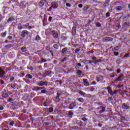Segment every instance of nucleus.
I'll return each mask as SVG.
<instances>
[{"instance_id":"obj_7","label":"nucleus","mask_w":130,"mask_h":130,"mask_svg":"<svg viewBox=\"0 0 130 130\" xmlns=\"http://www.w3.org/2000/svg\"><path fill=\"white\" fill-rule=\"evenodd\" d=\"M72 36H76L77 34V27L76 25H74L72 27Z\"/></svg>"},{"instance_id":"obj_5","label":"nucleus","mask_w":130,"mask_h":130,"mask_svg":"<svg viewBox=\"0 0 130 130\" xmlns=\"http://www.w3.org/2000/svg\"><path fill=\"white\" fill-rule=\"evenodd\" d=\"M58 7V4L56 2H53L51 4V7L49 8V11H51L52 9H57Z\"/></svg>"},{"instance_id":"obj_32","label":"nucleus","mask_w":130,"mask_h":130,"mask_svg":"<svg viewBox=\"0 0 130 130\" xmlns=\"http://www.w3.org/2000/svg\"><path fill=\"white\" fill-rule=\"evenodd\" d=\"M22 33H23V34H24V35H28V34H29V32H28V31H27V30H23V31H22Z\"/></svg>"},{"instance_id":"obj_31","label":"nucleus","mask_w":130,"mask_h":130,"mask_svg":"<svg viewBox=\"0 0 130 130\" xmlns=\"http://www.w3.org/2000/svg\"><path fill=\"white\" fill-rule=\"evenodd\" d=\"M96 27H101L100 22L95 23Z\"/></svg>"},{"instance_id":"obj_10","label":"nucleus","mask_w":130,"mask_h":130,"mask_svg":"<svg viewBox=\"0 0 130 130\" xmlns=\"http://www.w3.org/2000/svg\"><path fill=\"white\" fill-rule=\"evenodd\" d=\"M107 89L108 90V92L110 94V95H111V96H112V93L113 92L112 91V87H111V86H108L107 87Z\"/></svg>"},{"instance_id":"obj_29","label":"nucleus","mask_w":130,"mask_h":130,"mask_svg":"<svg viewBox=\"0 0 130 130\" xmlns=\"http://www.w3.org/2000/svg\"><path fill=\"white\" fill-rule=\"evenodd\" d=\"M118 92H119V91L118 90H116L114 91V92H113V93H112L113 94L112 95V96H113V95H115V94H117V93H118Z\"/></svg>"},{"instance_id":"obj_49","label":"nucleus","mask_w":130,"mask_h":130,"mask_svg":"<svg viewBox=\"0 0 130 130\" xmlns=\"http://www.w3.org/2000/svg\"><path fill=\"white\" fill-rule=\"evenodd\" d=\"M100 81H101V79H100V77H97L96 82H100Z\"/></svg>"},{"instance_id":"obj_36","label":"nucleus","mask_w":130,"mask_h":130,"mask_svg":"<svg viewBox=\"0 0 130 130\" xmlns=\"http://www.w3.org/2000/svg\"><path fill=\"white\" fill-rule=\"evenodd\" d=\"M81 120H83V121H87V120H88V119H87V118L86 117H83L81 118Z\"/></svg>"},{"instance_id":"obj_19","label":"nucleus","mask_w":130,"mask_h":130,"mask_svg":"<svg viewBox=\"0 0 130 130\" xmlns=\"http://www.w3.org/2000/svg\"><path fill=\"white\" fill-rule=\"evenodd\" d=\"M123 9V7L122 6H117L116 7V11H121Z\"/></svg>"},{"instance_id":"obj_50","label":"nucleus","mask_w":130,"mask_h":130,"mask_svg":"<svg viewBox=\"0 0 130 130\" xmlns=\"http://www.w3.org/2000/svg\"><path fill=\"white\" fill-rule=\"evenodd\" d=\"M66 6L68 7V8H71V4L70 3H67Z\"/></svg>"},{"instance_id":"obj_46","label":"nucleus","mask_w":130,"mask_h":130,"mask_svg":"<svg viewBox=\"0 0 130 130\" xmlns=\"http://www.w3.org/2000/svg\"><path fill=\"white\" fill-rule=\"evenodd\" d=\"M27 78H28V79H32V76L30 74H28L27 75Z\"/></svg>"},{"instance_id":"obj_34","label":"nucleus","mask_w":130,"mask_h":130,"mask_svg":"<svg viewBox=\"0 0 130 130\" xmlns=\"http://www.w3.org/2000/svg\"><path fill=\"white\" fill-rule=\"evenodd\" d=\"M68 58L67 57H64V58L61 60V62H64V61H67V59Z\"/></svg>"},{"instance_id":"obj_59","label":"nucleus","mask_w":130,"mask_h":130,"mask_svg":"<svg viewBox=\"0 0 130 130\" xmlns=\"http://www.w3.org/2000/svg\"><path fill=\"white\" fill-rule=\"evenodd\" d=\"M13 99L12 98H10L9 100H8V102H11L12 101H13Z\"/></svg>"},{"instance_id":"obj_38","label":"nucleus","mask_w":130,"mask_h":130,"mask_svg":"<svg viewBox=\"0 0 130 130\" xmlns=\"http://www.w3.org/2000/svg\"><path fill=\"white\" fill-rule=\"evenodd\" d=\"M110 3V0H106L105 4L106 5H108Z\"/></svg>"},{"instance_id":"obj_57","label":"nucleus","mask_w":130,"mask_h":130,"mask_svg":"<svg viewBox=\"0 0 130 130\" xmlns=\"http://www.w3.org/2000/svg\"><path fill=\"white\" fill-rule=\"evenodd\" d=\"M46 92V91L45 90H42L41 93H43V94L45 93Z\"/></svg>"},{"instance_id":"obj_63","label":"nucleus","mask_w":130,"mask_h":130,"mask_svg":"<svg viewBox=\"0 0 130 130\" xmlns=\"http://www.w3.org/2000/svg\"><path fill=\"white\" fill-rule=\"evenodd\" d=\"M50 53H51L52 56H53V52H52V51L51 50V51H50Z\"/></svg>"},{"instance_id":"obj_28","label":"nucleus","mask_w":130,"mask_h":130,"mask_svg":"<svg viewBox=\"0 0 130 130\" xmlns=\"http://www.w3.org/2000/svg\"><path fill=\"white\" fill-rule=\"evenodd\" d=\"M115 75H116V73H113L111 74L110 77V78H114V77H115Z\"/></svg>"},{"instance_id":"obj_13","label":"nucleus","mask_w":130,"mask_h":130,"mask_svg":"<svg viewBox=\"0 0 130 130\" xmlns=\"http://www.w3.org/2000/svg\"><path fill=\"white\" fill-rule=\"evenodd\" d=\"M83 83H84L86 87L90 86V83H89V82L88 81V80L87 79H83Z\"/></svg>"},{"instance_id":"obj_52","label":"nucleus","mask_w":130,"mask_h":130,"mask_svg":"<svg viewBox=\"0 0 130 130\" xmlns=\"http://www.w3.org/2000/svg\"><path fill=\"white\" fill-rule=\"evenodd\" d=\"M88 61V63H93L94 62V60H89Z\"/></svg>"},{"instance_id":"obj_21","label":"nucleus","mask_w":130,"mask_h":130,"mask_svg":"<svg viewBox=\"0 0 130 130\" xmlns=\"http://www.w3.org/2000/svg\"><path fill=\"white\" fill-rule=\"evenodd\" d=\"M45 0H43V1H41V2H40L39 5L40 7H43L44 6V4H45Z\"/></svg>"},{"instance_id":"obj_41","label":"nucleus","mask_w":130,"mask_h":130,"mask_svg":"<svg viewBox=\"0 0 130 130\" xmlns=\"http://www.w3.org/2000/svg\"><path fill=\"white\" fill-rule=\"evenodd\" d=\"M15 124V122L14 121H11L9 125H11V126H13Z\"/></svg>"},{"instance_id":"obj_11","label":"nucleus","mask_w":130,"mask_h":130,"mask_svg":"<svg viewBox=\"0 0 130 130\" xmlns=\"http://www.w3.org/2000/svg\"><path fill=\"white\" fill-rule=\"evenodd\" d=\"M57 95L59 96H64V95H66V92H63L61 90H58L57 93Z\"/></svg>"},{"instance_id":"obj_8","label":"nucleus","mask_w":130,"mask_h":130,"mask_svg":"<svg viewBox=\"0 0 130 130\" xmlns=\"http://www.w3.org/2000/svg\"><path fill=\"white\" fill-rule=\"evenodd\" d=\"M113 40V39L111 37H105L103 38V42H111Z\"/></svg>"},{"instance_id":"obj_20","label":"nucleus","mask_w":130,"mask_h":130,"mask_svg":"<svg viewBox=\"0 0 130 130\" xmlns=\"http://www.w3.org/2000/svg\"><path fill=\"white\" fill-rule=\"evenodd\" d=\"M89 8H90V5L85 6L83 8V11H84V12H87V11H88V10Z\"/></svg>"},{"instance_id":"obj_44","label":"nucleus","mask_w":130,"mask_h":130,"mask_svg":"<svg viewBox=\"0 0 130 130\" xmlns=\"http://www.w3.org/2000/svg\"><path fill=\"white\" fill-rule=\"evenodd\" d=\"M107 70L109 71L110 73H111V72H113V69H112L107 68Z\"/></svg>"},{"instance_id":"obj_2","label":"nucleus","mask_w":130,"mask_h":130,"mask_svg":"<svg viewBox=\"0 0 130 130\" xmlns=\"http://www.w3.org/2000/svg\"><path fill=\"white\" fill-rule=\"evenodd\" d=\"M125 77L123 74H120L117 79L114 80V83H117V82H122Z\"/></svg>"},{"instance_id":"obj_64","label":"nucleus","mask_w":130,"mask_h":130,"mask_svg":"<svg viewBox=\"0 0 130 130\" xmlns=\"http://www.w3.org/2000/svg\"><path fill=\"white\" fill-rule=\"evenodd\" d=\"M89 52V53L93 54V53H94V51L91 50V51H90Z\"/></svg>"},{"instance_id":"obj_17","label":"nucleus","mask_w":130,"mask_h":130,"mask_svg":"<svg viewBox=\"0 0 130 130\" xmlns=\"http://www.w3.org/2000/svg\"><path fill=\"white\" fill-rule=\"evenodd\" d=\"M59 46H60V45H59V44L57 43V44H54L53 45V47L55 49H59Z\"/></svg>"},{"instance_id":"obj_9","label":"nucleus","mask_w":130,"mask_h":130,"mask_svg":"<svg viewBox=\"0 0 130 130\" xmlns=\"http://www.w3.org/2000/svg\"><path fill=\"white\" fill-rule=\"evenodd\" d=\"M61 52L63 54H69L70 52L68 50V47H65L62 49Z\"/></svg>"},{"instance_id":"obj_62","label":"nucleus","mask_w":130,"mask_h":130,"mask_svg":"<svg viewBox=\"0 0 130 130\" xmlns=\"http://www.w3.org/2000/svg\"><path fill=\"white\" fill-rule=\"evenodd\" d=\"M98 126H100V127H101V126H102V124L99 123V124H98Z\"/></svg>"},{"instance_id":"obj_40","label":"nucleus","mask_w":130,"mask_h":130,"mask_svg":"<svg viewBox=\"0 0 130 130\" xmlns=\"http://www.w3.org/2000/svg\"><path fill=\"white\" fill-rule=\"evenodd\" d=\"M53 112V108L52 107H50L49 108V112Z\"/></svg>"},{"instance_id":"obj_18","label":"nucleus","mask_w":130,"mask_h":130,"mask_svg":"<svg viewBox=\"0 0 130 130\" xmlns=\"http://www.w3.org/2000/svg\"><path fill=\"white\" fill-rule=\"evenodd\" d=\"M128 57H130V54L127 53L123 56L122 59H126V58H128Z\"/></svg>"},{"instance_id":"obj_14","label":"nucleus","mask_w":130,"mask_h":130,"mask_svg":"<svg viewBox=\"0 0 130 130\" xmlns=\"http://www.w3.org/2000/svg\"><path fill=\"white\" fill-rule=\"evenodd\" d=\"M43 87L36 86L32 88L33 91H39V90H42Z\"/></svg>"},{"instance_id":"obj_43","label":"nucleus","mask_w":130,"mask_h":130,"mask_svg":"<svg viewBox=\"0 0 130 130\" xmlns=\"http://www.w3.org/2000/svg\"><path fill=\"white\" fill-rule=\"evenodd\" d=\"M108 101H112L113 100V99L112 97L109 96L108 98Z\"/></svg>"},{"instance_id":"obj_1","label":"nucleus","mask_w":130,"mask_h":130,"mask_svg":"<svg viewBox=\"0 0 130 130\" xmlns=\"http://www.w3.org/2000/svg\"><path fill=\"white\" fill-rule=\"evenodd\" d=\"M106 109L105 107L101 106L100 107H98L95 111V114H102L104 111H105Z\"/></svg>"},{"instance_id":"obj_35","label":"nucleus","mask_w":130,"mask_h":130,"mask_svg":"<svg viewBox=\"0 0 130 130\" xmlns=\"http://www.w3.org/2000/svg\"><path fill=\"white\" fill-rule=\"evenodd\" d=\"M119 55V53L118 52H114V55H115V56H117Z\"/></svg>"},{"instance_id":"obj_54","label":"nucleus","mask_w":130,"mask_h":130,"mask_svg":"<svg viewBox=\"0 0 130 130\" xmlns=\"http://www.w3.org/2000/svg\"><path fill=\"white\" fill-rule=\"evenodd\" d=\"M96 60L98 63V62H101L102 61V59H97Z\"/></svg>"},{"instance_id":"obj_3","label":"nucleus","mask_w":130,"mask_h":130,"mask_svg":"<svg viewBox=\"0 0 130 130\" xmlns=\"http://www.w3.org/2000/svg\"><path fill=\"white\" fill-rule=\"evenodd\" d=\"M76 108L77 103L76 102L72 103L69 105V109L71 110H73V109H76Z\"/></svg>"},{"instance_id":"obj_22","label":"nucleus","mask_w":130,"mask_h":130,"mask_svg":"<svg viewBox=\"0 0 130 130\" xmlns=\"http://www.w3.org/2000/svg\"><path fill=\"white\" fill-rule=\"evenodd\" d=\"M77 101H78V102H81V103H84V99H83V98H79L77 99Z\"/></svg>"},{"instance_id":"obj_56","label":"nucleus","mask_w":130,"mask_h":130,"mask_svg":"<svg viewBox=\"0 0 130 130\" xmlns=\"http://www.w3.org/2000/svg\"><path fill=\"white\" fill-rule=\"evenodd\" d=\"M44 106H48V103H47V102H45L44 103Z\"/></svg>"},{"instance_id":"obj_4","label":"nucleus","mask_w":130,"mask_h":130,"mask_svg":"<svg viewBox=\"0 0 130 130\" xmlns=\"http://www.w3.org/2000/svg\"><path fill=\"white\" fill-rule=\"evenodd\" d=\"M50 34L52 36H53L54 39L58 38V33H57V31L55 30H52L50 32Z\"/></svg>"},{"instance_id":"obj_33","label":"nucleus","mask_w":130,"mask_h":130,"mask_svg":"<svg viewBox=\"0 0 130 130\" xmlns=\"http://www.w3.org/2000/svg\"><path fill=\"white\" fill-rule=\"evenodd\" d=\"M106 18H108L109 17H110V13L107 12L106 14Z\"/></svg>"},{"instance_id":"obj_25","label":"nucleus","mask_w":130,"mask_h":130,"mask_svg":"<svg viewBox=\"0 0 130 130\" xmlns=\"http://www.w3.org/2000/svg\"><path fill=\"white\" fill-rule=\"evenodd\" d=\"M37 85H38V86H44V85H45V83H44L42 81H41V82L38 83Z\"/></svg>"},{"instance_id":"obj_12","label":"nucleus","mask_w":130,"mask_h":130,"mask_svg":"<svg viewBox=\"0 0 130 130\" xmlns=\"http://www.w3.org/2000/svg\"><path fill=\"white\" fill-rule=\"evenodd\" d=\"M68 38H69V37H67V36L64 34L61 35V39H62V40H63V41H66V40H67Z\"/></svg>"},{"instance_id":"obj_61","label":"nucleus","mask_w":130,"mask_h":130,"mask_svg":"<svg viewBox=\"0 0 130 130\" xmlns=\"http://www.w3.org/2000/svg\"><path fill=\"white\" fill-rule=\"evenodd\" d=\"M93 63H94V64H97V63H98L96 60L93 61Z\"/></svg>"},{"instance_id":"obj_60","label":"nucleus","mask_w":130,"mask_h":130,"mask_svg":"<svg viewBox=\"0 0 130 130\" xmlns=\"http://www.w3.org/2000/svg\"><path fill=\"white\" fill-rule=\"evenodd\" d=\"M14 77H11V78H10V81H11V82H12V81H14Z\"/></svg>"},{"instance_id":"obj_37","label":"nucleus","mask_w":130,"mask_h":130,"mask_svg":"<svg viewBox=\"0 0 130 130\" xmlns=\"http://www.w3.org/2000/svg\"><path fill=\"white\" fill-rule=\"evenodd\" d=\"M3 97L4 98H7V97H8V93H3Z\"/></svg>"},{"instance_id":"obj_55","label":"nucleus","mask_w":130,"mask_h":130,"mask_svg":"<svg viewBox=\"0 0 130 130\" xmlns=\"http://www.w3.org/2000/svg\"><path fill=\"white\" fill-rule=\"evenodd\" d=\"M92 60H96V59H97V57H96V56H93L92 57Z\"/></svg>"},{"instance_id":"obj_24","label":"nucleus","mask_w":130,"mask_h":130,"mask_svg":"<svg viewBox=\"0 0 130 130\" xmlns=\"http://www.w3.org/2000/svg\"><path fill=\"white\" fill-rule=\"evenodd\" d=\"M76 74L78 75V76H82V71L81 70H77V72L76 73Z\"/></svg>"},{"instance_id":"obj_23","label":"nucleus","mask_w":130,"mask_h":130,"mask_svg":"<svg viewBox=\"0 0 130 130\" xmlns=\"http://www.w3.org/2000/svg\"><path fill=\"white\" fill-rule=\"evenodd\" d=\"M14 20H15V18H14V17H10L8 19L7 22L10 23V22H13V21H14Z\"/></svg>"},{"instance_id":"obj_30","label":"nucleus","mask_w":130,"mask_h":130,"mask_svg":"<svg viewBox=\"0 0 130 130\" xmlns=\"http://www.w3.org/2000/svg\"><path fill=\"white\" fill-rule=\"evenodd\" d=\"M21 51L22 52H26V47H22L21 48Z\"/></svg>"},{"instance_id":"obj_51","label":"nucleus","mask_w":130,"mask_h":130,"mask_svg":"<svg viewBox=\"0 0 130 130\" xmlns=\"http://www.w3.org/2000/svg\"><path fill=\"white\" fill-rule=\"evenodd\" d=\"M93 91H95V88H94V87H91V88H90V91H91V92H93Z\"/></svg>"},{"instance_id":"obj_15","label":"nucleus","mask_w":130,"mask_h":130,"mask_svg":"<svg viewBox=\"0 0 130 130\" xmlns=\"http://www.w3.org/2000/svg\"><path fill=\"white\" fill-rule=\"evenodd\" d=\"M5 74H6V72H5V71L3 70V69L0 68V78H3Z\"/></svg>"},{"instance_id":"obj_26","label":"nucleus","mask_w":130,"mask_h":130,"mask_svg":"<svg viewBox=\"0 0 130 130\" xmlns=\"http://www.w3.org/2000/svg\"><path fill=\"white\" fill-rule=\"evenodd\" d=\"M120 48V46H117L115 47H114L113 49L115 50V51H117V50H119V49Z\"/></svg>"},{"instance_id":"obj_47","label":"nucleus","mask_w":130,"mask_h":130,"mask_svg":"<svg viewBox=\"0 0 130 130\" xmlns=\"http://www.w3.org/2000/svg\"><path fill=\"white\" fill-rule=\"evenodd\" d=\"M36 40H40V37H39V36H37Z\"/></svg>"},{"instance_id":"obj_6","label":"nucleus","mask_w":130,"mask_h":130,"mask_svg":"<svg viewBox=\"0 0 130 130\" xmlns=\"http://www.w3.org/2000/svg\"><path fill=\"white\" fill-rule=\"evenodd\" d=\"M122 108L125 110H128L130 109L129 105H127V103H123L122 105Z\"/></svg>"},{"instance_id":"obj_48","label":"nucleus","mask_w":130,"mask_h":130,"mask_svg":"<svg viewBox=\"0 0 130 130\" xmlns=\"http://www.w3.org/2000/svg\"><path fill=\"white\" fill-rule=\"evenodd\" d=\"M78 8H83V4H79V5H78Z\"/></svg>"},{"instance_id":"obj_39","label":"nucleus","mask_w":130,"mask_h":130,"mask_svg":"<svg viewBox=\"0 0 130 130\" xmlns=\"http://www.w3.org/2000/svg\"><path fill=\"white\" fill-rule=\"evenodd\" d=\"M116 73H117V74H120V73H121V70L117 69L116 70Z\"/></svg>"},{"instance_id":"obj_45","label":"nucleus","mask_w":130,"mask_h":130,"mask_svg":"<svg viewBox=\"0 0 130 130\" xmlns=\"http://www.w3.org/2000/svg\"><path fill=\"white\" fill-rule=\"evenodd\" d=\"M80 50H81L79 49H76L75 53H78V52H79Z\"/></svg>"},{"instance_id":"obj_58","label":"nucleus","mask_w":130,"mask_h":130,"mask_svg":"<svg viewBox=\"0 0 130 130\" xmlns=\"http://www.w3.org/2000/svg\"><path fill=\"white\" fill-rule=\"evenodd\" d=\"M77 67H82V64H81V63H78L77 64Z\"/></svg>"},{"instance_id":"obj_16","label":"nucleus","mask_w":130,"mask_h":130,"mask_svg":"<svg viewBox=\"0 0 130 130\" xmlns=\"http://www.w3.org/2000/svg\"><path fill=\"white\" fill-rule=\"evenodd\" d=\"M60 96L57 95L55 96V98L54 99L55 102H60V99L59 98Z\"/></svg>"},{"instance_id":"obj_27","label":"nucleus","mask_w":130,"mask_h":130,"mask_svg":"<svg viewBox=\"0 0 130 130\" xmlns=\"http://www.w3.org/2000/svg\"><path fill=\"white\" fill-rule=\"evenodd\" d=\"M68 115H69V116H73V115H74V113L73 112V111H69L68 113Z\"/></svg>"},{"instance_id":"obj_42","label":"nucleus","mask_w":130,"mask_h":130,"mask_svg":"<svg viewBox=\"0 0 130 130\" xmlns=\"http://www.w3.org/2000/svg\"><path fill=\"white\" fill-rule=\"evenodd\" d=\"M79 94L80 95H85V92H83V91H80L79 92Z\"/></svg>"},{"instance_id":"obj_53","label":"nucleus","mask_w":130,"mask_h":130,"mask_svg":"<svg viewBox=\"0 0 130 130\" xmlns=\"http://www.w3.org/2000/svg\"><path fill=\"white\" fill-rule=\"evenodd\" d=\"M91 23H92V20H88V23L87 24V25L89 26V24H91Z\"/></svg>"}]
</instances>
